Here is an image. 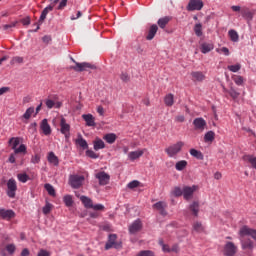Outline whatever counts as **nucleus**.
Returning a JSON list of instances; mask_svg holds the SVG:
<instances>
[{
	"instance_id": "1",
	"label": "nucleus",
	"mask_w": 256,
	"mask_h": 256,
	"mask_svg": "<svg viewBox=\"0 0 256 256\" xmlns=\"http://www.w3.org/2000/svg\"><path fill=\"white\" fill-rule=\"evenodd\" d=\"M240 243L243 250L253 251L255 249V243L253 240L245 237H251L256 241V230L248 226H242L239 230Z\"/></svg>"
},
{
	"instance_id": "2",
	"label": "nucleus",
	"mask_w": 256,
	"mask_h": 256,
	"mask_svg": "<svg viewBox=\"0 0 256 256\" xmlns=\"http://www.w3.org/2000/svg\"><path fill=\"white\" fill-rule=\"evenodd\" d=\"M185 146V143L183 141H178L175 144H172L170 146H168L167 148H165V153L168 155V157H177V155H179V153H181V149H183V147Z\"/></svg>"
},
{
	"instance_id": "3",
	"label": "nucleus",
	"mask_w": 256,
	"mask_h": 256,
	"mask_svg": "<svg viewBox=\"0 0 256 256\" xmlns=\"http://www.w3.org/2000/svg\"><path fill=\"white\" fill-rule=\"evenodd\" d=\"M72 63H75V66H70V69L73 71H76L78 73H81L83 71H87L88 69H95V65H92L91 63L82 62L79 63L75 61V59L71 58Z\"/></svg>"
},
{
	"instance_id": "4",
	"label": "nucleus",
	"mask_w": 256,
	"mask_h": 256,
	"mask_svg": "<svg viewBox=\"0 0 256 256\" xmlns=\"http://www.w3.org/2000/svg\"><path fill=\"white\" fill-rule=\"evenodd\" d=\"M237 251H239L237 245H235L233 242L227 241L223 246L222 253L224 256H236Z\"/></svg>"
},
{
	"instance_id": "5",
	"label": "nucleus",
	"mask_w": 256,
	"mask_h": 256,
	"mask_svg": "<svg viewBox=\"0 0 256 256\" xmlns=\"http://www.w3.org/2000/svg\"><path fill=\"white\" fill-rule=\"evenodd\" d=\"M121 249V243L117 242V234H110L108 237V241L106 242L105 249L109 251V249Z\"/></svg>"
},
{
	"instance_id": "6",
	"label": "nucleus",
	"mask_w": 256,
	"mask_h": 256,
	"mask_svg": "<svg viewBox=\"0 0 256 256\" xmlns=\"http://www.w3.org/2000/svg\"><path fill=\"white\" fill-rule=\"evenodd\" d=\"M6 193L10 199H15L17 193V181L15 179L11 178L8 180Z\"/></svg>"
},
{
	"instance_id": "7",
	"label": "nucleus",
	"mask_w": 256,
	"mask_h": 256,
	"mask_svg": "<svg viewBox=\"0 0 256 256\" xmlns=\"http://www.w3.org/2000/svg\"><path fill=\"white\" fill-rule=\"evenodd\" d=\"M95 179L98 180L99 185L105 186L109 185V181H111V176L105 171H100L95 174Z\"/></svg>"
},
{
	"instance_id": "8",
	"label": "nucleus",
	"mask_w": 256,
	"mask_h": 256,
	"mask_svg": "<svg viewBox=\"0 0 256 256\" xmlns=\"http://www.w3.org/2000/svg\"><path fill=\"white\" fill-rule=\"evenodd\" d=\"M85 181V176L72 175L70 176V185L72 189H79Z\"/></svg>"
},
{
	"instance_id": "9",
	"label": "nucleus",
	"mask_w": 256,
	"mask_h": 256,
	"mask_svg": "<svg viewBox=\"0 0 256 256\" xmlns=\"http://www.w3.org/2000/svg\"><path fill=\"white\" fill-rule=\"evenodd\" d=\"M197 189H199V187L197 185L184 186L183 187V192H182V195H183L184 199L186 201H189L190 199H193V193H195V191H197Z\"/></svg>"
},
{
	"instance_id": "10",
	"label": "nucleus",
	"mask_w": 256,
	"mask_h": 256,
	"mask_svg": "<svg viewBox=\"0 0 256 256\" xmlns=\"http://www.w3.org/2000/svg\"><path fill=\"white\" fill-rule=\"evenodd\" d=\"M203 9V1L190 0L187 6V11H201Z\"/></svg>"
},
{
	"instance_id": "11",
	"label": "nucleus",
	"mask_w": 256,
	"mask_h": 256,
	"mask_svg": "<svg viewBox=\"0 0 256 256\" xmlns=\"http://www.w3.org/2000/svg\"><path fill=\"white\" fill-rule=\"evenodd\" d=\"M193 125L195 131H205V127H207V121L203 118H196L193 120Z\"/></svg>"
},
{
	"instance_id": "12",
	"label": "nucleus",
	"mask_w": 256,
	"mask_h": 256,
	"mask_svg": "<svg viewBox=\"0 0 256 256\" xmlns=\"http://www.w3.org/2000/svg\"><path fill=\"white\" fill-rule=\"evenodd\" d=\"M0 217L5 221H11V219H15V212L13 210H6L0 208Z\"/></svg>"
},
{
	"instance_id": "13",
	"label": "nucleus",
	"mask_w": 256,
	"mask_h": 256,
	"mask_svg": "<svg viewBox=\"0 0 256 256\" xmlns=\"http://www.w3.org/2000/svg\"><path fill=\"white\" fill-rule=\"evenodd\" d=\"M141 229H143V223L138 219L129 226V233H131V235H135V233H139Z\"/></svg>"
},
{
	"instance_id": "14",
	"label": "nucleus",
	"mask_w": 256,
	"mask_h": 256,
	"mask_svg": "<svg viewBox=\"0 0 256 256\" xmlns=\"http://www.w3.org/2000/svg\"><path fill=\"white\" fill-rule=\"evenodd\" d=\"M69 131H71V126L67 124V120L65 118H61L60 120V132L65 137H69Z\"/></svg>"
},
{
	"instance_id": "15",
	"label": "nucleus",
	"mask_w": 256,
	"mask_h": 256,
	"mask_svg": "<svg viewBox=\"0 0 256 256\" xmlns=\"http://www.w3.org/2000/svg\"><path fill=\"white\" fill-rule=\"evenodd\" d=\"M157 31H159V27L156 24H152L146 35L147 41H153L155 35H157Z\"/></svg>"
},
{
	"instance_id": "16",
	"label": "nucleus",
	"mask_w": 256,
	"mask_h": 256,
	"mask_svg": "<svg viewBox=\"0 0 256 256\" xmlns=\"http://www.w3.org/2000/svg\"><path fill=\"white\" fill-rule=\"evenodd\" d=\"M153 209H156L157 211H159L160 215H167V203L163 202V201H159L157 203H155L153 205Z\"/></svg>"
},
{
	"instance_id": "17",
	"label": "nucleus",
	"mask_w": 256,
	"mask_h": 256,
	"mask_svg": "<svg viewBox=\"0 0 256 256\" xmlns=\"http://www.w3.org/2000/svg\"><path fill=\"white\" fill-rule=\"evenodd\" d=\"M145 151H147V149L132 151L128 154V159H130V161H135L140 157H143Z\"/></svg>"
},
{
	"instance_id": "18",
	"label": "nucleus",
	"mask_w": 256,
	"mask_h": 256,
	"mask_svg": "<svg viewBox=\"0 0 256 256\" xmlns=\"http://www.w3.org/2000/svg\"><path fill=\"white\" fill-rule=\"evenodd\" d=\"M213 49H215V46L213 45V43L203 42L200 45V51L204 55H206V53H211V51H213Z\"/></svg>"
},
{
	"instance_id": "19",
	"label": "nucleus",
	"mask_w": 256,
	"mask_h": 256,
	"mask_svg": "<svg viewBox=\"0 0 256 256\" xmlns=\"http://www.w3.org/2000/svg\"><path fill=\"white\" fill-rule=\"evenodd\" d=\"M41 131L46 135H51V125H49V122H47V119H43L40 124Z\"/></svg>"
},
{
	"instance_id": "20",
	"label": "nucleus",
	"mask_w": 256,
	"mask_h": 256,
	"mask_svg": "<svg viewBox=\"0 0 256 256\" xmlns=\"http://www.w3.org/2000/svg\"><path fill=\"white\" fill-rule=\"evenodd\" d=\"M82 119H84L88 127H95V117L92 114H83Z\"/></svg>"
},
{
	"instance_id": "21",
	"label": "nucleus",
	"mask_w": 256,
	"mask_h": 256,
	"mask_svg": "<svg viewBox=\"0 0 256 256\" xmlns=\"http://www.w3.org/2000/svg\"><path fill=\"white\" fill-rule=\"evenodd\" d=\"M53 5H49L46 8H44V10L42 11L41 15H40V19H39V23H43L45 21V19H47V15H49V13H51V11H53Z\"/></svg>"
},
{
	"instance_id": "22",
	"label": "nucleus",
	"mask_w": 256,
	"mask_h": 256,
	"mask_svg": "<svg viewBox=\"0 0 256 256\" xmlns=\"http://www.w3.org/2000/svg\"><path fill=\"white\" fill-rule=\"evenodd\" d=\"M191 77H192V81H205V74H203V72L201 71H195L191 73Z\"/></svg>"
},
{
	"instance_id": "23",
	"label": "nucleus",
	"mask_w": 256,
	"mask_h": 256,
	"mask_svg": "<svg viewBox=\"0 0 256 256\" xmlns=\"http://www.w3.org/2000/svg\"><path fill=\"white\" fill-rule=\"evenodd\" d=\"M103 139L106 143H109V145H113V143L117 141V135L115 133H108L103 136Z\"/></svg>"
},
{
	"instance_id": "24",
	"label": "nucleus",
	"mask_w": 256,
	"mask_h": 256,
	"mask_svg": "<svg viewBox=\"0 0 256 256\" xmlns=\"http://www.w3.org/2000/svg\"><path fill=\"white\" fill-rule=\"evenodd\" d=\"M80 201L83 203L86 209H91L93 207V200L87 196H81Z\"/></svg>"
},
{
	"instance_id": "25",
	"label": "nucleus",
	"mask_w": 256,
	"mask_h": 256,
	"mask_svg": "<svg viewBox=\"0 0 256 256\" xmlns=\"http://www.w3.org/2000/svg\"><path fill=\"white\" fill-rule=\"evenodd\" d=\"M93 145H94V151H99L100 149H105V142H103V140H101L100 138H96L93 141Z\"/></svg>"
},
{
	"instance_id": "26",
	"label": "nucleus",
	"mask_w": 256,
	"mask_h": 256,
	"mask_svg": "<svg viewBox=\"0 0 256 256\" xmlns=\"http://www.w3.org/2000/svg\"><path fill=\"white\" fill-rule=\"evenodd\" d=\"M169 21H171V17L165 16L163 18H160L157 23L160 29H165V27L169 25Z\"/></svg>"
},
{
	"instance_id": "27",
	"label": "nucleus",
	"mask_w": 256,
	"mask_h": 256,
	"mask_svg": "<svg viewBox=\"0 0 256 256\" xmlns=\"http://www.w3.org/2000/svg\"><path fill=\"white\" fill-rule=\"evenodd\" d=\"M19 143H21V138L19 137H12L8 141V144L11 146V149H13V151L17 149Z\"/></svg>"
},
{
	"instance_id": "28",
	"label": "nucleus",
	"mask_w": 256,
	"mask_h": 256,
	"mask_svg": "<svg viewBox=\"0 0 256 256\" xmlns=\"http://www.w3.org/2000/svg\"><path fill=\"white\" fill-rule=\"evenodd\" d=\"M190 155L199 161H203L204 159L203 153L195 148L190 149Z\"/></svg>"
},
{
	"instance_id": "29",
	"label": "nucleus",
	"mask_w": 256,
	"mask_h": 256,
	"mask_svg": "<svg viewBox=\"0 0 256 256\" xmlns=\"http://www.w3.org/2000/svg\"><path fill=\"white\" fill-rule=\"evenodd\" d=\"M48 161L57 167L59 165V158L55 155L54 152H49Z\"/></svg>"
},
{
	"instance_id": "30",
	"label": "nucleus",
	"mask_w": 256,
	"mask_h": 256,
	"mask_svg": "<svg viewBox=\"0 0 256 256\" xmlns=\"http://www.w3.org/2000/svg\"><path fill=\"white\" fill-rule=\"evenodd\" d=\"M173 94H167L164 98V103L167 107H173V104L175 103Z\"/></svg>"
},
{
	"instance_id": "31",
	"label": "nucleus",
	"mask_w": 256,
	"mask_h": 256,
	"mask_svg": "<svg viewBox=\"0 0 256 256\" xmlns=\"http://www.w3.org/2000/svg\"><path fill=\"white\" fill-rule=\"evenodd\" d=\"M204 141H205V143H213V141H215V132H213V131H208V132L204 135Z\"/></svg>"
},
{
	"instance_id": "32",
	"label": "nucleus",
	"mask_w": 256,
	"mask_h": 256,
	"mask_svg": "<svg viewBox=\"0 0 256 256\" xmlns=\"http://www.w3.org/2000/svg\"><path fill=\"white\" fill-rule=\"evenodd\" d=\"M244 161H247L248 163H250L251 167H253V169H256V157L253 155H246L244 156Z\"/></svg>"
},
{
	"instance_id": "33",
	"label": "nucleus",
	"mask_w": 256,
	"mask_h": 256,
	"mask_svg": "<svg viewBox=\"0 0 256 256\" xmlns=\"http://www.w3.org/2000/svg\"><path fill=\"white\" fill-rule=\"evenodd\" d=\"M190 211L192 212V214L197 217V215H199V202H193L190 207H189Z\"/></svg>"
},
{
	"instance_id": "34",
	"label": "nucleus",
	"mask_w": 256,
	"mask_h": 256,
	"mask_svg": "<svg viewBox=\"0 0 256 256\" xmlns=\"http://www.w3.org/2000/svg\"><path fill=\"white\" fill-rule=\"evenodd\" d=\"M76 145H79V147H81L82 149L89 148V144H87V140L83 139V137H79L78 139H76Z\"/></svg>"
},
{
	"instance_id": "35",
	"label": "nucleus",
	"mask_w": 256,
	"mask_h": 256,
	"mask_svg": "<svg viewBox=\"0 0 256 256\" xmlns=\"http://www.w3.org/2000/svg\"><path fill=\"white\" fill-rule=\"evenodd\" d=\"M228 35H229L231 41H233V43H237V41H239V34L237 33V31L229 30Z\"/></svg>"
},
{
	"instance_id": "36",
	"label": "nucleus",
	"mask_w": 256,
	"mask_h": 256,
	"mask_svg": "<svg viewBox=\"0 0 256 256\" xmlns=\"http://www.w3.org/2000/svg\"><path fill=\"white\" fill-rule=\"evenodd\" d=\"M187 167V161L186 160H180L176 163L175 169L176 171H183Z\"/></svg>"
},
{
	"instance_id": "37",
	"label": "nucleus",
	"mask_w": 256,
	"mask_h": 256,
	"mask_svg": "<svg viewBox=\"0 0 256 256\" xmlns=\"http://www.w3.org/2000/svg\"><path fill=\"white\" fill-rule=\"evenodd\" d=\"M193 230L196 231V233H203V231H205V227H203L201 222H194Z\"/></svg>"
},
{
	"instance_id": "38",
	"label": "nucleus",
	"mask_w": 256,
	"mask_h": 256,
	"mask_svg": "<svg viewBox=\"0 0 256 256\" xmlns=\"http://www.w3.org/2000/svg\"><path fill=\"white\" fill-rule=\"evenodd\" d=\"M44 188L46 189L47 193L51 196V197H55L56 192H55V188L53 187V185L51 184H45Z\"/></svg>"
},
{
	"instance_id": "39",
	"label": "nucleus",
	"mask_w": 256,
	"mask_h": 256,
	"mask_svg": "<svg viewBox=\"0 0 256 256\" xmlns=\"http://www.w3.org/2000/svg\"><path fill=\"white\" fill-rule=\"evenodd\" d=\"M35 113V108L30 107L26 110V112L23 114V119L29 120L31 119V116Z\"/></svg>"
},
{
	"instance_id": "40",
	"label": "nucleus",
	"mask_w": 256,
	"mask_h": 256,
	"mask_svg": "<svg viewBox=\"0 0 256 256\" xmlns=\"http://www.w3.org/2000/svg\"><path fill=\"white\" fill-rule=\"evenodd\" d=\"M194 32L197 37H201L203 35V25L201 23H198L194 26Z\"/></svg>"
},
{
	"instance_id": "41",
	"label": "nucleus",
	"mask_w": 256,
	"mask_h": 256,
	"mask_svg": "<svg viewBox=\"0 0 256 256\" xmlns=\"http://www.w3.org/2000/svg\"><path fill=\"white\" fill-rule=\"evenodd\" d=\"M63 201L66 207H73V197L71 195L64 196Z\"/></svg>"
},
{
	"instance_id": "42",
	"label": "nucleus",
	"mask_w": 256,
	"mask_h": 256,
	"mask_svg": "<svg viewBox=\"0 0 256 256\" xmlns=\"http://www.w3.org/2000/svg\"><path fill=\"white\" fill-rule=\"evenodd\" d=\"M17 179L20 181V183H27L29 180V175H27V173H20L17 175Z\"/></svg>"
},
{
	"instance_id": "43",
	"label": "nucleus",
	"mask_w": 256,
	"mask_h": 256,
	"mask_svg": "<svg viewBox=\"0 0 256 256\" xmlns=\"http://www.w3.org/2000/svg\"><path fill=\"white\" fill-rule=\"evenodd\" d=\"M19 153H27V146H25V144H21L18 148L14 150L15 155H18Z\"/></svg>"
},
{
	"instance_id": "44",
	"label": "nucleus",
	"mask_w": 256,
	"mask_h": 256,
	"mask_svg": "<svg viewBox=\"0 0 256 256\" xmlns=\"http://www.w3.org/2000/svg\"><path fill=\"white\" fill-rule=\"evenodd\" d=\"M53 209V204L47 202L46 205L42 208L44 215H49Z\"/></svg>"
},
{
	"instance_id": "45",
	"label": "nucleus",
	"mask_w": 256,
	"mask_h": 256,
	"mask_svg": "<svg viewBox=\"0 0 256 256\" xmlns=\"http://www.w3.org/2000/svg\"><path fill=\"white\" fill-rule=\"evenodd\" d=\"M228 70L232 73H237L238 71H241V64L229 65Z\"/></svg>"
},
{
	"instance_id": "46",
	"label": "nucleus",
	"mask_w": 256,
	"mask_h": 256,
	"mask_svg": "<svg viewBox=\"0 0 256 256\" xmlns=\"http://www.w3.org/2000/svg\"><path fill=\"white\" fill-rule=\"evenodd\" d=\"M17 23H19L18 21H14L10 24H5L2 26L4 31H9L10 29H13V27H17Z\"/></svg>"
},
{
	"instance_id": "47",
	"label": "nucleus",
	"mask_w": 256,
	"mask_h": 256,
	"mask_svg": "<svg viewBox=\"0 0 256 256\" xmlns=\"http://www.w3.org/2000/svg\"><path fill=\"white\" fill-rule=\"evenodd\" d=\"M137 256H155V252L151 250H142L137 254Z\"/></svg>"
},
{
	"instance_id": "48",
	"label": "nucleus",
	"mask_w": 256,
	"mask_h": 256,
	"mask_svg": "<svg viewBox=\"0 0 256 256\" xmlns=\"http://www.w3.org/2000/svg\"><path fill=\"white\" fill-rule=\"evenodd\" d=\"M139 185H141V182H139L138 180H134V181H131L130 183H128L127 187H128V189H137V187H139Z\"/></svg>"
},
{
	"instance_id": "49",
	"label": "nucleus",
	"mask_w": 256,
	"mask_h": 256,
	"mask_svg": "<svg viewBox=\"0 0 256 256\" xmlns=\"http://www.w3.org/2000/svg\"><path fill=\"white\" fill-rule=\"evenodd\" d=\"M172 194L174 195V197H181V195H183V189H181L180 187H175L172 191Z\"/></svg>"
},
{
	"instance_id": "50",
	"label": "nucleus",
	"mask_w": 256,
	"mask_h": 256,
	"mask_svg": "<svg viewBox=\"0 0 256 256\" xmlns=\"http://www.w3.org/2000/svg\"><path fill=\"white\" fill-rule=\"evenodd\" d=\"M228 93L232 99H239L240 93L237 92L234 88H231Z\"/></svg>"
},
{
	"instance_id": "51",
	"label": "nucleus",
	"mask_w": 256,
	"mask_h": 256,
	"mask_svg": "<svg viewBox=\"0 0 256 256\" xmlns=\"http://www.w3.org/2000/svg\"><path fill=\"white\" fill-rule=\"evenodd\" d=\"M216 51H217V53H222L226 57H229V55H230L229 48H227V47H222L220 49H216Z\"/></svg>"
},
{
	"instance_id": "52",
	"label": "nucleus",
	"mask_w": 256,
	"mask_h": 256,
	"mask_svg": "<svg viewBox=\"0 0 256 256\" xmlns=\"http://www.w3.org/2000/svg\"><path fill=\"white\" fill-rule=\"evenodd\" d=\"M233 81L236 85H243V76L235 75L233 76Z\"/></svg>"
},
{
	"instance_id": "53",
	"label": "nucleus",
	"mask_w": 256,
	"mask_h": 256,
	"mask_svg": "<svg viewBox=\"0 0 256 256\" xmlns=\"http://www.w3.org/2000/svg\"><path fill=\"white\" fill-rule=\"evenodd\" d=\"M120 79L121 81H123L124 83H128L130 77H129V74H127V72H122L120 74Z\"/></svg>"
},
{
	"instance_id": "54",
	"label": "nucleus",
	"mask_w": 256,
	"mask_h": 256,
	"mask_svg": "<svg viewBox=\"0 0 256 256\" xmlns=\"http://www.w3.org/2000/svg\"><path fill=\"white\" fill-rule=\"evenodd\" d=\"M87 157H90L91 159H98L99 155H97L93 150H87L86 151Z\"/></svg>"
},
{
	"instance_id": "55",
	"label": "nucleus",
	"mask_w": 256,
	"mask_h": 256,
	"mask_svg": "<svg viewBox=\"0 0 256 256\" xmlns=\"http://www.w3.org/2000/svg\"><path fill=\"white\" fill-rule=\"evenodd\" d=\"M15 249L16 247L14 246V244H8L6 246V251L10 253V255H13L15 253Z\"/></svg>"
},
{
	"instance_id": "56",
	"label": "nucleus",
	"mask_w": 256,
	"mask_h": 256,
	"mask_svg": "<svg viewBox=\"0 0 256 256\" xmlns=\"http://www.w3.org/2000/svg\"><path fill=\"white\" fill-rule=\"evenodd\" d=\"M91 209H93L94 211H103V209H105V206L103 204H92Z\"/></svg>"
},
{
	"instance_id": "57",
	"label": "nucleus",
	"mask_w": 256,
	"mask_h": 256,
	"mask_svg": "<svg viewBox=\"0 0 256 256\" xmlns=\"http://www.w3.org/2000/svg\"><path fill=\"white\" fill-rule=\"evenodd\" d=\"M46 107L48 109H53L55 107V101H53L51 99H47L46 100Z\"/></svg>"
},
{
	"instance_id": "58",
	"label": "nucleus",
	"mask_w": 256,
	"mask_h": 256,
	"mask_svg": "<svg viewBox=\"0 0 256 256\" xmlns=\"http://www.w3.org/2000/svg\"><path fill=\"white\" fill-rule=\"evenodd\" d=\"M37 256H51V253H49V251L45 250V249H41L39 252H38V255Z\"/></svg>"
},
{
	"instance_id": "59",
	"label": "nucleus",
	"mask_w": 256,
	"mask_h": 256,
	"mask_svg": "<svg viewBox=\"0 0 256 256\" xmlns=\"http://www.w3.org/2000/svg\"><path fill=\"white\" fill-rule=\"evenodd\" d=\"M42 41H43V43H45L46 45H49V43H51V41H52V38H51V36L46 35V36L42 37Z\"/></svg>"
},
{
	"instance_id": "60",
	"label": "nucleus",
	"mask_w": 256,
	"mask_h": 256,
	"mask_svg": "<svg viewBox=\"0 0 256 256\" xmlns=\"http://www.w3.org/2000/svg\"><path fill=\"white\" fill-rule=\"evenodd\" d=\"M12 61H13L14 63H23V57H21V56H15V57L12 58Z\"/></svg>"
},
{
	"instance_id": "61",
	"label": "nucleus",
	"mask_w": 256,
	"mask_h": 256,
	"mask_svg": "<svg viewBox=\"0 0 256 256\" xmlns=\"http://www.w3.org/2000/svg\"><path fill=\"white\" fill-rule=\"evenodd\" d=\"M39 161H41V157H39V155H35L31 159V163H34V165L39 163Z\"/></svg>"
},
{
	"instance_id": "62",
	"label": "nucleus",
	"mask_w": 256,
	"mask_h": 256,
	"mask_svg": "<svg viewBox=\"0 0 256 256\" xmlns=\"http://www.w3.org/2000/svg\"><path fill=\"white\" fill-rule=\"evenodd\" d=\"M21 23H22L23 25H31V18H29V17L23 18V19L21 20Z\"/></svg>"
},
{
	"instance_id": "63",
	"label": "nucleus",
	"mask_w": 256,
	"mask_h": 256,
	"mask_svg": "<svg viewBox=\"0 0 256 256\" xmlns=\"http://www.w3.org/2000/svg\"><path fill=\"white\" fill-rule=\"evenodd\" d=\"M65 7H67V0H62L58 6V9L61 10Z\"/></svg>"
},
{
	"instance_id": "64",
	"label": "nucleus",
	"mask_w": 256,
	"mask_h": 256,
	"mask_svg": "<svg viewBox=\"0 0 256 256\" xmlns=\"http://www.w3.org/2000/svg\"><path fill=\"white\" fill-rule=\"evenodd\" d=\"M29 255V249L24 248L21 252V256H28Z\"/></svg>"
}]
</instances>
